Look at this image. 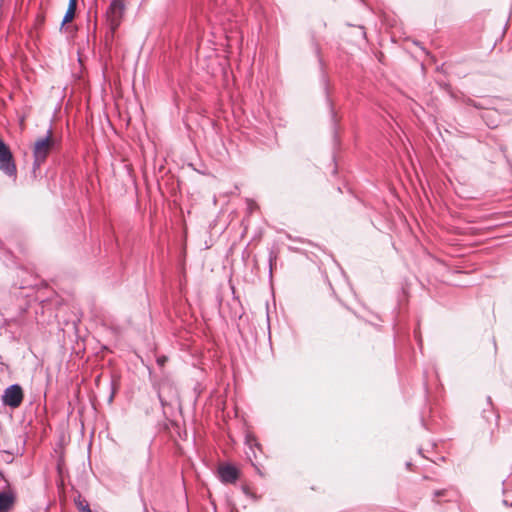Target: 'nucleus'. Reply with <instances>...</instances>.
<instances>
[{
  "instance_id": "nucleus-1",
  "label": "nucleus",
  "mask_w": 512,
  "mask_h": 512,
  "mask_svg": "<svg viewBox=\"0 0 512 512\" xmlns=\"http://www.w3.org/2000/svg\"><path fill=\"white\" fill-rule=\"evenodd\" d=\"M311 46L314 50L316 57L318 58V62H319L320 70H321L320 81H321V85L323 88L325 105H326L328 113H329L333 145H334V147H337L340 145V139H339V134H338L340 120H339L337 112L335 110L334 103L330 97L329 79H328V76L324 72V63L320 56V50H321L320 45L317 42L314 35H312V37H311Z\"/></svg>"
},
{
  "instance_id": "nucleus-2",
  "label": "nucleus",
  "mask_w": 512,
  "mask_h": 512,
  "mask_svg": "<svg viewBox=\"0 0 512 512\" xmlns=\"http://www.w3.org/2000/svg\"><path fill=\"white\" fill-rule=\"evenodd\" d=\"M55 139L52 138V127L50 126L44 137L38 138L33 147V171H36L46 161Z\"/></svg>"
},
{
  "instance_id": "nucleus-3",
  "label": "nucleus",
  "mask_w": 512,
  "mask_h": 512,
  "mask_svg": "<svg viewBox=\"0 0 512 512\" xmlns=\"http://www.w3.org/2000/svg\"><path fill=\"white\" fill-rule=\"evenodd\" d=\"M0 170L8 177L16 179L17 167L9 146L0 137Z\"/></svg>"
},
{
  "instance_id": "nucleus-4",
  "label": "nucleus",
  "mask_w": 512,
  "mask_h": 512,
  "mask_svg": "<svg viewBox=\"0 0 512 512\" xmlns=\"http://www.w3.org/2000/svg\"><path fill=\"white\" fill-rule=\"evenodd\" d=\"M24 399V391L20 384L14 383L4 389L1 401L4 406L11 409L20 407Z\"/></svg>"
},
{
  "instance_id": "nucleus-5",
  "label": "nucleus",
  "mask_w": 512,
  "mask_h": 512,
  "mask_svg": "<svg viewBox=\"0 0 512 512\" xmlns=\"http://www.w3.org/2000/svg\"><path fill=\"white\" fill-rule=\"evenodd\" d=\"M155 388L162 407L171 405L174 400H178V391L168 380L160 382Z\"/></svg>"
},
{
  "instance_id": "nucleus-6",
  "label": "nucleus",
  "mask_w": 512,
  "mask_h": 512,
  "mask_svg": "<svg viewBox=\"0 0 512 512\" xmlns=\"http://www.w3.org/2000/svg\"><path fill=\"white\" fill-rule=\"evenodd\" d=\"M17 501V493L10 482L5 480V485L0 489V512H11Z\"/></svg>"
},
{
  "instance_id": "nucleus-7",
  "label": "nucleus",
  "mask_w": 512,
  "mask_h": 512,
  "mask_svg": "<svg viewBox=\"0 0 512 512\" xmlns=\"http://www.w3.org/2000/svg\"><path fill=\"white\" fill-rule=\"evenodd\" d=\"M125 10V5L123 0H112L108 10L107 14L110 19L112 27L115 29L120 25L121 19L123 17Z\"/></svg>"
},
{
  "instance_id": "nucleus-8",
  "label": "nucleus",
  "mask_w": 512,
  "mask_h": 512,
  "mask_svg": "<svg viewBox=\"0 0 512 512\" xmlns=\"http://www.w3.org/2000/svg\"><path fill=\"white\" fill-rule=\"evenodd\" d=\"M219 479L224 484L235 483L240 475L239 469L232 464H226L218 468Z\"/></svg>"
},
{
  "instance_id": "nucleus-9",
  "label": "nucleus",
  "mask_w": 512,
  "mask_h": 512,
  "mask_svg": "<svg viewBox=\"0 0 512 512\" xmlns=\"http://www.w3.org/2000/svg\"><path fill=\"white\" fill-rule=\"evenodd\" d=\"M73 502L77 509L79 510V512H92L89 503L86 501L85 498L82 497L80 492H77V496L74 497Z\"/></svg>"
},
{
  "instance_id": "nucleus-10",
  "label": "nucleus",
  "mask_w": 512,
  "mask_h": 512,
  "mask_svg": "<svg viewBox=\"0 0 512 512\" xmlns=\"http://www.w3.org/2000/svg\"><path fill=\"white\" fill-rule=\"evenodd\" d=\"M245 444H247L251 449L253 447H256L257 449L261 450L262 449V446L261 444L258 442L257 438L255 435L253 434H246L245 436Z\"/></svg>"
},
{
  "instance_id": "nucleus-11",
  "label": "nucleus",
  "mask_w": 512,
  "mask_h": 512,
  "mask_svg": "<svg viewBox=\"0 0 512 512\" xmlns=\"http://www.w3.org/2000/svg\"><path fill=\"white\" fill-rule=\"evenodd\" d=\"M277 260V254L274 252V250H269L268 254V264H269V278H272L273 276V264Z\"/></svg>"
},
{
  "instance_id": "nucleus-12",
  "label": "nucleus",
  "mask_w": 512,
  "mask_h": 512,
  "mask_svg": "<svg viewBox=\"0 0 512 512\" xmlns=\"http://www.w3.org/2000/svg\"><path fill=\"white\" fill-rule=\"evenodd\" d=\"M75 11L76 10L70 9L69 7L67 8L65 15L62 19V22H61V27H60L61 29L65 26L66 23L70 22L74 18Z\"/></svg>"
},
{
  "instance_id": "nucleus-13",
  "label": "nucleus",
  "mask_w": 512,
  "mask_h": 512,
  "mask_svg": "<svg viewBox=\"0 0 512 512\" xmlns=\"http://www.w3.org/2000/svg\"><path fill=\"white\" fill-rule=\"evenodd\" d=\"M493 112L492 111H487L485 112L483 115H482V118L483 120L486 121L487 125L490 127V128H495L497 127V123L495 121H493V119H490V117L492 116Z\"/></svg>"
},
{
  "instance_id": "nucleus-14",
  "label": "nucleus",
  "mask_w": 512,
  "mask_h": 512,
  "mask_svg": "<svg viewBox=\"0 0 512 512\" xmlns=\"http://www.w3.org/2000/svg\"><path fill=\"white\" fill-rule=\"evenodd\" d=\"M448 493H449V491L447 489L435 490L433 492V497H434V499L442 498V497L446 498L448 496Z\"/></svg>"
},
{
  "instance_id": "nucleus-15",
  "label": "nucleus",
  "mask_w": 512,
  "mask_h": 512,
  "mask_svg": "<svg viewBox=\"0 0 512 512\" xmlns=\"http://www.w3.org/2000/svg\"><path fill=\"white\" fill-rule=\"evenodd\" d=\"M167 361H168V357L166 355H159L156 358V363H157L158 367L161 369L164 368Z\"/></svg>"
},
{
  "instance_id": "nucleus-16",
  "label": "nucleus",
  "mask_w": 512,
  "mask_h": 512,
  "mask_svg": "<svg viewBox=\"0 0 512 512\" xmlns=\"http://www.w3.org/2000/svg\"><path fill=\"white\" fill-rule=\"evenodd\" d=\"M115 393H116V388H115L114 382L112 381L111 382V393L108 396V403L109 404H111L113 402L114 397H115Z\"/></svg>"
},
{
  "instance_id": "nucleus-17",
  "label": "nucleus",
  "mask_w": 512,
  "mask_h": 512,
  "mask_svg": "<svg viewBox=\"0 0 512 512\" xmlns=\"http://www.w3.org/2000/svg\"><path fill=\"white\" fill-rule=\"evenodd\" d=\"M438 84H439L440 88L442 90H444L446 93L447 92H452V86L449 83H447V82H439Z\"/></svg>"
},
{
  "instance_id": "nucleus-18",
  "label": "nucleus",
  "mask_w": 512,
  "mask_h": 512,
  "mask_svg": "<svg viewBox=\"0 0 512 512\" xmlns=\"http://www.w3.org/2000/svg\"><path fill=\"white\" fill-rule=\"evenodd\" d=\"M462 102L469 106L475 105V100H473L469 97H463Z\"/></svg>"
},
{
  "instance_id": "nucleus-19",
  "label": "nucleus",
  "mask_w": 512,
  "mask_h": 512,
  "mask_svg": "<svg viewBox=\"0 0 512 512\" xmlns=\"http://www.w3.org/2000/svg\"><path fill=\"white\" fill-rule=\"evenodd\" d=\"M447 94L450 96L451 99L457 101L458 95L457 92L452 88V92H447Z\"/></svg>"
},
{
  "instance_id": "nucleus-20",
  "label": "nucleus",
  "mask_w": 512,
  "mask_h": 512,
  "mask_svg": "<svg viewBox=\"0 0 512 512\" xmlns=\"http://www.w3.org/2000/svg\"><path fill=\"white\" fill-rule=\"evenodd\" d=\"M68 7L70 9L76 10L77 7V0H69Z\"/></svg>"
},
{
  "instance_id": "nucleus-21",
  "label": "nucleus",
  "mask_w": 512,
  "mask_h": 512,
  "mask_svg": "<svg viewBox=\"0 0 512 512\" xmlns=\"http://www.w3.org/2000/svg\"><path fill=\"white\" fill-rule=\"evenodd\" d=\"M502 503H503L505 506H510V507H512V500H509L507 497L503 499Z\"/></svg>"
},
{
  "instance_id": "nucleus-22",
  "label": "nucleus",
  "mask_w": 512,
  "mask_h": 512,
  "mask_svg": "<svg viewBox=\"0 0 512 512\" xmlns=\"http://www.w3.org/2000/svg\"><path fill=\"white\" fill-rule=\"evenodd\" d=\"M472 107H474L476 109H483L484 108V106L480 102H477V101H475V105H472Z\"/></svg>"
},
{
  "instance_id": "nucleus-23",
  "label": "nucleus",
  "mask_w": 512,
  "mask_h": 512,
  "mask_svg": "<svg viewBox=\"0 0 512 512\" xmlns=\"http://www.w3.org/2000/svg\"><path fill=\"white\" fill-rule=\"evenodd\" d=\"M405 466H406V468H407L408 470H411V468H412L413 464H412V462H411V461H407V462L405 463Z\"/></svg>"
},
{
  "instance_id": "nucleus-24",
  "label": "nucleus",
  "mask_w": 512,
  "mask_h": 512,
  "mask_svg": "<svg viewBox=\"0 0 512 512\" xmlns=\"http://www.w3.org/2000/svg\"><path fill=\"white\" fill-rule=\"evenodd\" d=\"M0 480H3L5 482V480H7L4 476V473L0 470Z\"/></svg>"
},
{
  "instance_id": "nucleus-25",
  "label": "nucleus",
  "mask_w": 512,
  "mask_h": 512,
  "mask_svg": "<svg viewBox=\"0 0 512 512\" xmlns=\"http://www.w3.org/2000/svg\"><path fill=\"white\" fill-rule=\"evenodd\" d=\"M243 492H244L246 495H248V488L244 486V487H243Z\"/></svg>"
},
{
  "instance_id": "nucleus-26",
  "label": "nucleus",
  "mask_w": 512,
  "mask_h": 512,
  "mask_svg": "<svg viewBox=\"0 0 512 512\" xmlns=\"http://www.w3.org/2000/svg\"><path fill=\"white\" fill-rule=\"evenodd\" d=\"M422 452H423L422 448H419V449H418V453H419L421 456L425 457V456L423 455V453H422Z\"/></svg>"
},
{
  "instance_id": "nucleus-27",
  "label": "nucleus",
  "mask_w": 512,
  "mask_h": 512,
  "mask_svg": "<svg viewBox=\"0 0 512 512\" xmlns=\"http://www.w3.org/2000/svg\"><path fill=\"white\" fill-rule=\"evenodd\" d=\"M5 452H6L7 454L11 455V456L13 455V452H10V451H5Z\"/></svg>"
},
{
  "instance_id": "nucleus-28",
  "label": "nucleus",
  "mask_w": 512,
  "mask_h": 512,
  "mask_svg": "<svg viewBox=\"0 0 512 512\" xmlns=\"http://www.w3.org/2000/svg\"><path fill=\"white\" fill-rule=\"evenodd\" d=\"M487 401H488L489 403H491V397H488V398H487Z\"/></svg>"
}]
</instances>
